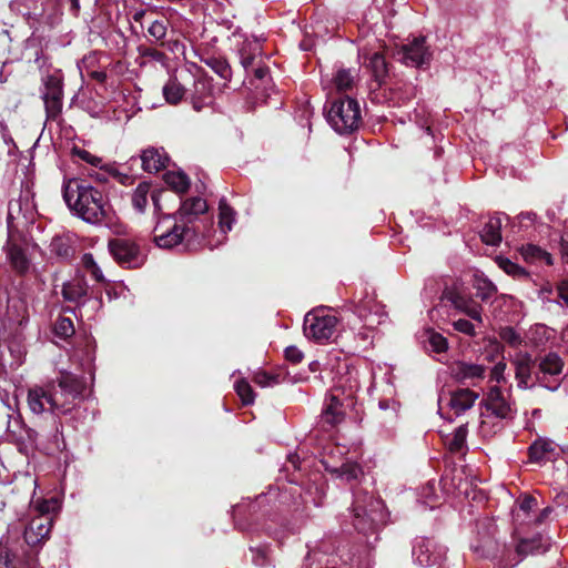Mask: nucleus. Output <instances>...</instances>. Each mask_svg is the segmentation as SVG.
<instances>
[{"label": "nucleus", "mask_w": 568, "mask_h": 568, "mask_svg": "<svg viewBox=\"0 0 568 568\" xmlns=\"http://www.w3.org/2000/svg\"><path fill=\"white\" fill-rule=\"evenodd\" d=\"M234 389L243 405H252L255 400V393L245 378H240L234 384Z\"/></svg>", "instance_id": "nucleus-43"}, {"label": "nucleus", "mask_w": 568, "mask_h": 568, "mask_svg": "<svg viewBox=\"0 0 568 568\" xmlns=\"http://www.w3.org/2000/svg\"><path fill=\"white\" fill-rule=\"evenodd\" d=\"M550 547V539L541 534H537L530 538L520 537L519 542L516 546V552L518 560L516 564L521 561L528 555H537L546 552Z\"/></svg>", "instance_id": "nucleus-24"}, {"label": "nucleus", "mask_w": 568, "mask_h": 568, "mask_svg": "<svg viewBox=\"0 0 568 568\" xmlns=\"http://www.w3.org/2000/svg\"><path fill=\"white\" fill-rule=\"evenodd\" d=\"M88 285L82 278H74L65 283L62 287V295L64 300L74 303L91 304L93 308L101 306V301L98 298H85Z\"/></svg>", "instance_id": "nucleus-22"}, {"label": "nucleus", "mask_w": 568, "mask_h": 568, "mask_svg": "<svg viewBox=\"0 0 568 568\" xmlns=\"http://www.w3.org/2000/svg\"><path fill=\"white\" fill-rule=\"evenodd\" d=\"M240 62L245 71L262 59V45L257 39L245 38L239 48Z\"/></svg>", "instance_id": "nucleus-27"}, {"label": "nucleus", "mask_w": 568, "mask_h": 568, "mask_svg": "<svg viewBox=\"0 0 568 568\" xmlns=\"http://www.w3.org/2000/svg\"><path fill=\"white\" fill-rule=\"evenodd\" d=\"M285 357L291 363L297 364L303 359L304 355H303V352L298 347L288 346L285 348Z\"/></svg>", "instance_id": "nucleus-59"}, {"label": "nucleus", "mask_w": 568, "mask_h": 568, "mask_svg": "<svg viewBox=\"0 0 568 568\" xmlns=\"http://www.w3.org/2000/svg\"><path fill=\"white\" fill-rule=\"evenodd\" d=\"M428 344L433 352L443 353L447 349V339L439 333L428 332Z\"/></svg>", "instance_id": "nucleus-53"}, {"label": "nucleus", "mask_w": 568, "mask_h": 568, "mask_svg": "<svg viewBox=\"0 0 568 568\" xmlns=\"http://www.w3.org/2000/svg\"><path fill=\"white\" fill-rule=\"evenodd\" d=\"M499 336L505 343L513 347L520 345L523 342L520 334L509 326L501 328Z\"/></svg>", "instance_id": "nucleus-55"}, {"label": "nucleus", "mask_w": 568, "mask_h": 568, "mask_svg": "<svg viewBox=\"0 0 568 568\" xmlns=\"http://www.w3.org/2000/svg\"><path fill=\"white\" fill-rule=\"evenodd\" d=\"M550 513V508L546 507L540 513L534 515L532 524H540Z\"/></svg>", "instance_id": "nucleus-64"}, {"label": "nucleus", "mask_w": 568, "mask_h": 568, "mask_svg": "<svg viewBox=\"0 0 568 568\" xmlns=\"http://www.w3.org/2000/svg\"><path fill=\"white\" fill-rule=\"evenodd\" d=\"M529 459L532 463H546L558 456L557 445L547 438H538L529 446Z\"/></svg>", "instance_id": "nucleus-25"}, {"label": "nucleus", "mask_w": 568, "mask_h": 568, "mask_svg": "<svg viewBox=\"0 0 568 568\" xmlns=\"http://www.w3.org/2000/svg\"><path fill=\"white\" fill-rule=\"evenodd\" d=\"M212 94V85L209 80L199 78L193 82V90L191 93V103L195 111L202 110L204 105L210 102Z\"/></svg>", "instance_id": "nucleus-32"}, {"label": "nucleus", "mask_w": 568, "mask_h": 568, "mask_svg": "<svg viewBox=\"0 0 568 568\" xmlns=\"http://www.w3.org/2000/svg\"><path fill=\"white\" fill-rule=\"evenodd\" d=\"M141 54L145 58H150L151 60L160 63H164L166 60L165 54L156 49H144Z\"/></svg>", "instance_id": "nucleus-61"}, {"label": "nucleus", "mask_w": 568, "mask_h": 568, "mask_svg": "<svg viewBox=\"0 0 568 568\" xmlns=\"http://www.w3.org/2000/svg\"><path fill=\"white\" fill-rule=\"evenodd\" d=\"M453 327L459 332V333H463L467 336H475L476 335V324L468 321V320H465V318H459L457 321H454L453 322Z\"/></svg>", "instance_id": "nucleus-56"}, {"label": "nucleus", "mask_w": 568, "mask_h": 568, "mask_svg": "<svg viewBox=\"0 0 568 568\" xmlns=\"http://www.w3.org/2000/svg\"><path fill=\"white\" fill-rule=\"evenodd\" d=\"M400 54V61L408 67H422L430 60V52L425 45V38H415L412 42L404 45Z\"/></svg>", "instance_id": "nucleus-17"}, {"label": "nucleus", "mask_w": 568, "mask_h": 568, "mask_svg": "<svg viewBox=\"0 0 568 568\" xmlns=\"http://www.w3.org/2000/svg\"><path fill=\"white\" fill-rule=\"evenodd\" d=\"M142 168L149 173L164 169L169 158L163 149L149 148L141 154Z\"/></svg>", "instance_id": "nucleus-30"}, {"label": "nucleus", "mask_w": 568, "mask_h": 568, "mask_svg": "<svg viewBox=\"0 0 568 568\" xmlns=\"http://www.w3.org/2000/svg\"><path fill=\"white\" fill-rule=\"evenodd\" d=\"M253 382L260 387H272L280 383V378L277 375H272L264 371H258L253 375Z\"/></svg>", "instance_id": "nucleus-52"}, {"label": "nucleus", "mask_w": 568, "mask_h": 568, "mask_svg": "<svg viewBox=\"0 0 568 568\" xmlns=\"http://www.w3.org/2000/svg\"><path fill=\"white\" fill-rule=\"evenodd\" d=\"M373 301H359L358 304L355 306V313L358 315V317L364 321L365 325L367 327H374L377 324H381V318L374 320L371 317V313L375 305L373 306Z\"/></svg>", "instance_id": "nucleus-42"}, {"label": "nucleus", "mask_w": 568, "mask_h": 568, "mask_svg": "<svg viewBox=\"0 0 568 568\" xmlns=\"http://www.w3.org/2000/svg\"><path fill=\"white\" fill-rule=\"evenodd\" d=\"M515 365V377L517 385L521 389H528L534 386L531 378V358L528 354H518L513 361Z\"/></svg>", "instance_id": "nucleus-28"}, {"label": "nucleus", "mask_w": 568, "mask_h": 568, "mask_svg": "<svg viewBox=\"0 0 568 568\" xmlns=\"http://www.w3.org/2000/svg\"><path fill=\"white\" fill-rule=\"evenodd\" d=\"M7 436L24 456H30L37 448L38 433L24 425L20 416H9Z\"/></svg>", "instance_id": "nucleus-10"}, {"label": "nucleus", "mask_w": 568, "mask_h": 568, "mask_svg": "<svg viewBox=\"0 0 568 568\" xmlns=\"http://www.w3.org/2000/svg\"><path fill=\"white\" fill-rule=\"evenodd\" d=\"M164 182L176 193H184L190 187V180L183 172L169 171L164 174Z\"/></svg>", "instance_id": "nucleus-40"}, {"label": "nucleus", "mask_w": 568, "mask_h": 568, "mask_svg": "<svg viewBox=\"0 0 568 568\" xmlns=\"http://www.w3.org/2000/svg\"><path fill=\"white\" fill-rule=\"evenodd\" d=\"M34 205L28 197L13 199L8 204V235L21 234V231L34 220Z\"/></svg>", "instance_id": "nucleus-11"}, {"label": "nucleus", "mask_w": 568, "mask_h": 568, "mask_svg": "<svg viewBox=\"0 0 568 568\" xmlns=\"http://www.w3.org/2000/svg\"><path fill=\"white\" fill-rule=\"evenodd\" d=\"M537 500L531 496L524 497L513 510L515 529L518 535L523 534L526 526L532 525Z\"/></svg>", "instance_id": "nucleus-23"}, {"label": "nucleus", "mask_w": 568, "mask_h": 568, "mask_svg": "<svg viewBox=\"0 0 568 568\" xmlns=\"http://www.w3.org/2000/svg\"><path fill=\"white\" fill-rule=\"evenodd\" d=\"M446 297L456 310L469 316L477 325L483 324L481 306L471 297L459 292H448Z\"/></svg>", "instance_id": "nucleus-21"}, {"label": "nucleus", "mask_w": 568, "mask_h": 568, "mask_svg": "<svg viewBox=\"0 0 568 568\" xmlns=\"http://www.w3.org/2000/svg\"><path fill=\"white\" fill-rule=\"evenodd\" d=\"M0 568H38V560L34 555L22 560L7 546L0 545Z\"/></svg>", "instance_id": "nucleus-31"}, {"label": "nucleus", "mask_w": 568, "mask_h": 568, "mask_svg": "<svg viewBox=\"0 0 568 568\" xmlns=\"http://www.w3.org/2000/svg\"><path fill=\"white\" fill-rule=\"evenodd\" d=\"M498 266L506 272L508 275H511L515 278H526L528 277V272L519 266L518 264L514 263L509 258L506 257H497Z\"/></svg>", "instance_id": "nucleus-44"}, {"label": "nucleus", "mask_w": 568, "mask_h": 568, "mask_svg": "<svg viewBox=\"0 0 568 568\" xmlns=\"http://www.w3.org/2000/svg\"><path fill=\"white\" fill-rule=\"evenodd\" d=\"M160 196L161 191L159 190H152V186L148 182H141L138 184V186L134 189L131 202L133 209L139 213H144L146 205L149 203V197H151L154 212L158 214L161 212V205H160Z\"/></svg>", "instance_id": "nucleus-19"}, {"label": "nucleus", "mask_w": 568, "mask_h": 568, "mask_svg": "<svg viewBox=\"0 0 568 568\" xmlns=\"http://www.w3.org/2000/svg\"><path fill=\"white\" fill-rule=\"evenodd\" d=\"M564 362L556 353H549L540 358L536 378L541 386L554 392L561 383Z\"/></svg>", "instance_id": "nucleus-13"}, {"label": "nucleus", "mask_w": 568, "mask_h": 568, "mask_svg": "<svg viewBox=\"0 0 568 568\" xmlns=\"http://www.w3.org/2000/svg\"><path fill=\"white\" fill-rule=\"evenodd\" d=\"M358 389L359 382L355 369H347L345 375L336 379L325 398L320 418V425L324 430H329L344 420L346 408L353 406L354 395Z\"/></svg>", "instance_id": "nucleus-2"}, {"label": "nucleus", "mask_w": 568, "mask_h": 568, "mask_svg": "<svg viewBox=\"0 0 568 568\" xmlns=\"http://www.w3.org/2000/svg\"><path fill=\"white\" fill-rule=\"evenodd\" d=\"M358 58L364 59L363 63L372 71L374 79L381 83L387 74V64L385 58L379 52H374L369 57L364 50H361Z\"/></svg>", "instance_id": "nucleus-35"}, {"label": "nucleus", "mask_w": 568, "mask_h": 568, "mask_svg": "<svg viewBox=\"0 0 568 568\" xmlns=\"http://www.w3.org/2000/svg\"><path fill=\"white\" fill-rule=\"evenodd\" d=\"M466 437H467L466 426L462 425L458 428H456L454 432L453 438L448 443L449 450H452V452L460 450L466 443Z\"/></svg>", "instance_id": "nucleus-51"}, {"label": "nucleus", "mask_w": 568, "mask_h": 568, "mask_svg": "<svg viewBox=\"0 0 568 568\" xmlns=\"http://www.w3.org/2000/svg\"><path fill=\"white\" fill-rule=\"evenodd\" d=\"M493 546V539L487 538L484 541V545H471V549L474 552L478 554L481 557H487L489 555V548Z\"/></svg>", "instance_id": "nucleus-62"}, {"label": "nucleus", "mask_w": 568, "mask_h": 568, "mask_svg": "<svg viewBox=\"0 0 568 568\" xmlns=\"http://www.w3.org/2000/svg\"><path fill=\"white\" fill-rule=\"evenodd\" d=\"M235 215V211L227 204L226 200L222 197L219 202V227L223 234L232 230Z\"/></svg>", "instance_id": "nucleus-37"}, {"label": "nucleus", "mask_w": 568, "mask_h": 568, "mask_svg": "<svg viewBox=\"0 0 568 568\" xmlns=\"http://www.w3.org/2000/svg\"><path fill=\"white\" fill-rule=\"evenodd\" d=\"M190 77L189 72H181L180 75L174 74L170 77L168 82L164 84L162 92L165 101L170 104H178L186 94L182 81Z\"/></svg>", "instance_id": "nucleus-26"}, {"label": "nucleus", "mask_w": 568, "mask_h": 568, "mask_svg": "<svg viewBox=\"0 0 568 568\" xmlns=\"http://www.w3.org/2000/svg\"><path fill=\"white\" fill-rule=\"evenodd\" d=\"M51 516H32L24 529V540L30 546L43 542L52 528Z\"/></svg>", "instance_id": "nucleus-18"}, {"label": "nucleus", "mask_w": 568, "mask_h": 568, "mask_svg": "<svg viewBox=\"0 0 568 568\" xmlns=\"http://www.w3.org/2000/svg\"><path fill=\"white\" fill-rule=\"evenodd\" d=\"M3 250L6 261L16 274L26 275L31 271L32 262L28 254V243L21 234L8 235Z\"/></svg>", "instance_id": "nucleus-8"}, {"label": "nucleus", "mask_w": 568, "mask_h": 568, "mask_svg": "<svg viewBox=\"0 0 568 568\" xmlns=\"http://www.w3.org/2000/svg\"><path fill=\"white\" fill-rule=\"evenodd\" d=\"M40 92L44 103L47 120L57 121L62 113L63 106V81L61 73L55 72L43 77Z\"/></svg>", "instance_id": "nucleus-7"}, {"label": "nucleus", "mask_w": 568, "mask_h": 568, "mask_svg": "<svg viewBox=\"0 0 568 568\" xmlns=\"http://www.w3.org/2000/svg\"><path fill=\"white\" fill-rule=\"evenodd\" d=\"M333 473L336 475V477L346 481H351L356 479L362 474V469L355 463H345L339 468H335Z\"/></svg>", "instance_id": "nucleus-46"}, {"label": "nucleus", "mask_w": 568, "mask_h": 568, "mask_svg": "<svg viewBox=\"0 0 568 568\" xmlns=\"http://www.w3.org/2000/svg\"><path fill=\"white\" fill-rule=\"evenodd\" d=\"M98 62V57L95 53H89L84 55L79 62H78V69L81 74L84 72L88 74L91 69Z\"/></svg>", "instance_id": "nucleus-57"}, {"label": "nucleus", "mask_w": 568, "mask_h": 568, "mask_svg": "<svg viewBox=\"0 0 568 568\" xmlns=\"http://www.w3.org/2000/svg\"><path fill=\"white\" fill-rule=\"evenodd\" d=\"M337 323V317L326 308H315L304 317V335L317 343H325L335 334Z\"/></svg>", "instance_id": "nucleus-6"}, {"label": "nucleus", "mask_w": 568, "mask_h": 568, "mask_svg": "<svg viewBox=\"0 0 568 568\" xmlns=\"http://www.w3.org/2000/svg\"><path fill=\"white\" fill-rule=\"evenodd\" d=\"M414 561L420 567L440 568L446 558V548L430 539H418L413 547Z\"/></svg>", "instance_id": "nucleus-14"}, {"label": "nucleus", "mask_w": 568, "mask_h": 568, "mask_svg": "<svg viewBox=\"0 0 568 568\" xmlns=\"http://www.w3.org/2000/svg\"><path fill=\"white\" fill-rule=\"evenodd\" d=\"M484 405L486 413L481 414L479 432L484 437H490L501 428L500 422L493 423V418L511 419L515 415V404L510 396L503 393L497 386H494L487 393Z\"/></svg>", "instance_id": "nucleus-3"}, {"label": "nucleus", "mask_w": 568, "mask_h": 568, "mask_svg": "<svg viewBox=\"0 0 568 568\" xmlns=\"http://www.w3.org/2000/svg\"><path fill=\"white\" fill-rule=\"evenodd\" d=\"M262 59L255 62L254 75L256 79L263 80L268 74V69L266 67L261 65Z\"/></svg>", "instance_id": "nucleus-63"}, {"label": "nucleus", "mask_w": 568, "mask_h": 568, "mask_svg": "<svg viewBox=\"0 0 568 568\" xmlns=\"http://www.w3.org/2000/svg\"><path fill=\"white\" fill-rule=\"evenodd\" d=\"M520 254L527 262L545 261L547 265L552 264L551 255L534 244H527L520 248Z\"/></svg>", "instance_id": "nucleus-39"}, {"label": "nucleus", "mask_w": 568, "mask_h": 568, "mask_svg": "<svg viewBox=\"0 0 568 568\" xmlns=\"http://www.w3.org/2000/svg\"><path fill=\"white\" fill-rule=\"evenodd\" d=\"M109 250L114 260L125 267H138L143 262L139 247L126 239L110 241Z\"/></svg>", "instance_id": "nucleus-16"}, {"label": "nucleus", "mask_w": 568, "mask_h": 568, "mask_svg": "<svg viewBox=\"0 0 568 568\" xmlns=\"http://www.w3.org/2000/svg\"><path fill=\"white\" fill-rule=\"evenodd\" d=\"M82 264H83L84 268L88 272H90L91 276L97 282H103L104 281L103 273H102L101 268L99 267V265L97 264V262H95V260H94L92 254L85 253L82 256Z\"/></svg>", "instance_id": "nucleus-47"}, {"label": "nucleus", "mask_w": 568, "mask_h": 568, "mask_svg": "<svg viewBox=\"0 0 568 568\" xmlns=\"http://www.w3.org/2000/svg\"><path fill=\"white\" fill-rule=\"evenodd\" d=\"M383 501L379 499H372L369 503V508H366L355 501L354 504V527L359 532H367L373 529L374 526L383 520Z\"/></svg>", "instance_id": "nucleus-15"}, {"label": "nucleus", "mask_w": 568, "mask_h": 568, "mask_svg": "<svg viewBox=\"0 0 568 568\" xmlns=\"http://www.w3.org/2000/svg\"><path fill=\"white\" fill-rule=\"evenodd\" d=\"M207 211V203L204 199L200 196H194L186 199L181 203L180 210L178 211V215L181 220H185L186 222H192L200 214H203Z\"/></svg>", "instance_id": "nucleus-33"}, {"label": "nucleus", "mask_w": 568, "mask_h": 568, "mask_svg": "<svg viewBox=\"0 0 568 568\" xmlns=\"http://www.w3.org/2000/svg\"><path fill=\"white\" fill-rule=\"evenodd\" d=\"M28 406L33 414H42L45 410L51 412V400L49 390L42 387H33L28 392Z\"/></svg>", "instance_id": "nucleus-34"}, {"label": "nucleus", "mask_w": 568, "mask_h": 568, "mask_svg": "<svg viewBox=\"0 0 568 568\" xmlns=\"http://www.w3.org/2000/svg\"><path fill=\"white\" fill-rule=\"evenodd\" d=\"M168 24L164 20H154L148 28V33L155 40L161 41L165 38Z\"/></svg>", "instance_id": "nucleus-54"}, {"label": "nucleus", "mask_w": 568, "mask_h": 568, "mask_svg": "<svg viewBox=\"0 0 568 568\" xmlns=\"http://www.w3.org/2000/svg\"><path fill=\"white\" fill-rule=\"evenodd\" d=\"M506 363L500 361L498 362L490 372V378L491 381H495L497 383H501L506 381L505 377V371H506Z\"/></svg>", "instance_id": "nucleus-58"}, {"label": "nucleus", "mask_w": 568, "mask_h": 568, "mask_svg": "<svg viewBox=\"0 0 568 568\" xmlns=\"http://www.w3.org/2000/svg\"><path fill=\"white\" fill-rule=\"evenodd\" d=\"M361 120L359 103L351 98L334 101L327 113L328 123L339 134H348L357 130Z\"/></svg>", "instance_id": "nucleus-5"}, {"label": "nucleus", "mask_w": 568, "mask_h": 568, "mask_svg": "<svg viewBox=\"0 0 568 568\" xmlns=\"http://www.w3.org/2000/svg\"><path fill=\"white\" fill-rule=\"evenodd\" d=\"M474 288L476 290V296L483 302L491 300L497 294L496 285L484 275H475Z\"/></svg>", "instance_id": "nucleus-38"}, {"label": "nucleus", "mask_w": 568, "mask_h": 568, "mask_svg": "<svg viewBox=\"0 0 568 568\" xmlns=\"http://www.w3.org/2000/svg\"><path fill=\"white\" fill-rule=\"evenodd\" d=\"M357 73L351 69H339L333 78L337 91L351 90L356 81Z\"/></svg>", "instance_id": "nucleus-41"}, {"label": "nucleus", "mask_w": 568, "mask_h": 568, "mask_svg": "<svg viewBox=\"0 0 568 568\" xmlns=\"http://www.w3.org/2000/svg\"><path fill=\"white\" fill-rule=\"evenodd\" d=\"M478 397V393L469 388H460L447 395H442L438 398V413L443 417L447 414L449 419L452 416H459L470 409Z\"/></svg>", "instance_id": "nucleus-9"}, {"label": "nucleus", "mask_w": 568, "mask_h": 568, "mask_svg": "<svg viewBox=\"0 0 568 568\" xmlns=\"http://www.w3.org/2000/svg\"><path fill=\"white\" fill-rule=\"evenodd\" d=\"M205 63L222 79H229L231 77V68L227 62L219 58H210L205 60Z\"/></svg>", "instance_id": "nucleus-49"}, {"label": "nucleus", "mask_w": 568, "mask_h": 568, "mask_svg": "<svg viewBox=\"0 0 568 568\" xmlns=\"http://www.w3.org/2000/svg\"><path fill=\"white\" fill-rule=\"evenodd\" d=\"M84 389V383L75 375L69 372H62L57 378V386L52 385L49 390L51 400V412L54 414L69 413L81 397Z\"/></svg>", "instance_id": "nucleus-4"}, {"label": "nucleus", "mask_w": 568, "mask_h": 568, "mask_svg": "<svg viewBox=\"0 0 568 568\" xmlns=\"http://www.w3.org/2000/svg\"><path fill=\"white\" fill-rule=\"evenodd\" d=\"M50 247L52 253L63 258L69 257L73 252L71 245L68 243V240L63 237H54L51 241Z\"/></svg>", "instance_id": "nucleus-48"}, {"label": "nucleus", "mask_w": 568, "mask_h": 568, "mask_svg": "<svg viewBox=\"0 0 568 568\" xmlns=\"http://www.w3.org/2000/svg\"><path fill=\"white\" fill-rule=\"evenodd\" d=\"M450 374L462 384L476 385L485 377V367L479 364L456 362L450 367Z\"/></svg>", "instance_id": "nucleus-20"}, {"label": "nucleus", "mask_w": 568, "mask_h": 568, "mask_svg": "<svg viewBox=\"0 0 568 568\" xmlns=\"http://www.w3.org/2000/svg\"><path fill=\"white\" fill-rule=\"evenodd\" d=\"M33 510L37 513L34 516H51L52 513L58 510L59 503L55 498L50 499H39L32 501Z\"/></svg>", "instance_id": "nucleus-45"}, {"label": "nucleus", "mask_w": 568, "mask_h": 568, "mask_svg": "<svg viewBox=\"0 0 568 568\" xmlns=\"http://www.w3.org/2000/svg\"><path fill=\"white\" fill-rule=\"evenodd\" d=\"M62 196L70 211L83 222L92 225L106 223L110 204L103 193L88 182L68 179L62 184Z\"/></svg>", "instance_id": "nucleus-1"}, {"label": "nucleus", "mask_w": 568, "mask_h": 568, "mask_svg": "<svg viewBox=\"0 0 568 568\" xmlns=\"http://www.w3.org/2000/svg\"><path fill=\"white\" fill-rule=\"evenodd\" d=\"M190 232L189 227L172 222L171 215H165L154 227V242L161 248H172L181 244Z\"/></svg>", "instance_id": "nucleus-12"}, {"label": "nucleus", "mask_w": 568, "mask_h": 568, "mask_svg": "<svg viewBox=\"0 0 568 568\" xmlns=\"http://www.w3.org/2000/svg\"><path fill=\"white\" fill-rule=\"evenodd\" d=\"M558 297L560 302H558L562 306L568 307V280H562L557 286Z\"/></svg>", "instance_id": "nucleus-60"}, {"label": "nucleus", "mask_w": 568, "mask_h": 568, "mask_svg": "<svg viewBox=\"0 0 568 568\" xmlns=\"http://www.w3.org/2000/svg\"><path fill=\"white\" fill-rule=\"evenodd\" d=\"M54 333L62 338L72 336L74 334L73 322L68 317H59L54 324Z\"/></svg>", "instance_id": "nucleus-50"}, {"label": "nucleus", "mask_w": 568, "mask_h": 568, "mask_svg": "<svg viewBox=\"0 0 568 568\" xmlns=\"http://www.w3.org/2000/svg\"><path fill=\"white\" fill-rule=\"evenodd\" d=\"M73 154L78 159L87 162L88 164H91L92 166H95V168H99V169H104L105 172H108L110 174V176H113V178L118 179L122 183H124V180H129L130 179L128 175L121 174L114 165H112V164H104L102 158H100L98 155H94V154H92L91 152H89V151H87L84 149L74 148L73 149Z\"/></svg>", "instance_id": "nucleus-29"}, {"label": "nucleus", "mask_w": 568, "mask_h": 568, "mask_svg": "<svg viewBox=\"0 0 568 568\" xmlns=\"http://www.w3.org/2000/svg\"><path fill=\"white\" fill-rule=\"evenodd\" d=\"M501 219L500 216L490 217L485 224L480 236L487 245H498L501 242Z\"/></svg>", "instance_id": "nucleus-36"}]
</instances>
